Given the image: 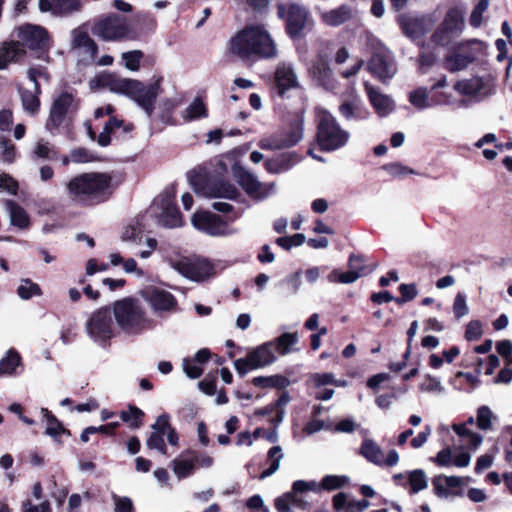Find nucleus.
Instances as JSON below:
<instances>
[{
	"mask_svg": "<svg viewBox=\"0 0 512 512\" xmlns=\"http://www.w3.org/2000/svg\"><path fill=\"white\" fill-rule=\"evenodd\" d=\"M495 421H497V416L490 407L482 405L477 409L476 424L479 429L491 430Z\"/></svg>",
	"mask_w": 512,
	"mask_h": 512,
	"instance_id": "nucleus-42",
	"label": "nucleus"
},
{
	"mask_svg": "<svg viewBox=\"0 0 512 512\" xmlns=\"http://www.w3.org/2000/svg\"><path fill=\"white\" fill-rule=\"evenodd\" d=\"M482 335V325L479 321H471L468 323L465 331V338L468 341H474L481 337Z\"/></svg>",
	"mask_w": 512,
	"mask_h": 512,
	"instance_id": "nucleus-64",
	"label": "nucleus"
},
{
	"mask_svg": "<svg viewBox=\"0 0 512 512\" xmlns=\"http://www.w3.org/2000/svg\"><path fill=\"white\" fill-rule=\"evenodd\" d=\"M399 290L401 297L395 299V301L399 304L413 300L418 294L415 284H401Z\"/></svg>",
	"mask_w": 512,
	"mask_h": 512,
	"instance_id": "nucleus-58",
	"label": "nucleus"
},
{
	"mask_svg": "<svg viewBox=\"0 0 512 512\" xmlns=\"http://www.w3.org/2000/svg\"><path fill=\"white\" fill-rule=\"evenodd\" d=\"M274 342V352L277 351L280 355H286L292 352V346L298 342L297 333H283L277 337Z\"/></svg>",
	"mask_w": 512,
	"mask_h": 512,
	"instance_id": "nucleus-40",
	"label": "nucleus"
},
{
	"mask_svg": "<svg viewBox=\"0 0 512 512\" xmlns=\"http://www.w3.org/2000/svg\"><path fill=\"white\" fill-rule=\"evenodd\" d=\"M79 8V0H39L40 11L51 12L54 15H67Z\"/></svg>",
	"mask_w": 512,
	"mask_h": 512,
	"instance_id": "nucleus-27",
	"label": "nucleus"
},
{
	"mask_svg": "<svg viewBox=\"0 0 512 512\" xmlns=\"http://www.w3.org/2000/svg\"><path fill=\"white\" fill-rule=\"evenodd\" d=\"M144 412L135 406H129L127 410L120 412V418L132 429H138L142 425Z\"/></svg>",
	"mask_w": 512,
	"mask_h": 512,
	"instance_id": "nucleus-45",
	"label": "nucleus"
},
{
	"mask_svg": "<svg viewBox=\"0 0 512 512\" xmlns=\"http://www.w3.org/2000/svg\"><path fill=\"white\" fill-rule=\"evenodd\" d=\"M350 482V477L346 475H326L322 478L320 486V492L322 490L325 491H334L340 489Z\"/></svg>",
	"mask_w": 512,
	"mask_h": 512,
	"instance_id": "nucleus-44",
	"label": "nucleus"
},
{
	"mask_svg": "<svg viewBox=\"0 0 512 512\" xmlns=\"http://www.w3.org/2000/svg\"><path fill=\"white\" fill-rule=\"evenodd\" d=\"M17 295L22 300H29L32 297H39L42 295V290L37 283H34L29 278H23L20 280L17 288Z\"/></svg>",
	"mask_w": 512,
	"mask_h": 512,
	"instance_id": "nucleus-41",
	"label": "nucleus"
},
{
	"mask_svg": "<svg viewBox=\"0 0 512 512\" xmlns=\"http://www.w3.org/2000/svg\"><path fill=\"white\" fill-rule=\"evenodd\" d=\"M311 381L318 388L329 384H334L336 386L344 385L343 382L336 381L334 376L330 373L314 374L311 376Z\"/></svg>",
	"mask_w": 512,
	"mask_h": 512,
	"instance_id": "nucleus-60",
	"label": "nucleus"
},
{
	"mask_svg": "<svg viewBox=\"0 0 512 512\" xmlns=\"http://www.w3.org/2000/svg\"><path fill=\"white\" fill-rule=\"evenodd\" d=\"M143 53L140 50H133L122 53V60L125 67L130 71H138Z\"/></svg>",
	"mask_w": 512,
	"mask_h": 512,
	"instance_id": "nucleus-51",
	"label": "nucleus"
},
{
	"mask_svg": "<svg viewBox=\"0 0 512 512\" xmlns=\"http://www.w3.org/2000/svg\"><path fill=\"white\" fill-rule=\"evenodd\" d=\"M111 310L116 325L125 334L139 335L154 327V321L138 299L126 297L115 301Z\"/></svg>",
	"mask_w": 512,
	"mask_h": 512,
	"instance_id": "nucleus-3",
	"label": "nucleus"
},
{
	"mask_svg": "<svg viewBox=\"0 0 512 512\" xmlns=\"http://www.w3.org/2000/svg\"><path fill=\"white\" fill-rule=\"evenodd\" d=\"M182 367L185 374L191 379H197L203 373L201 365L197 363L193 358H184L182 361Z\"/></svg>",
	"mask_w": 512,
	"mask_h": 512,
	"instance_id": "nucleus-52",
	"label": "nucleus"
},
{
	"mask_svg": "<svg viewBox=\"0 0 512 512\" xmlns=\"http://www.w3.org/2000/svg\"><path fill=\"white\" fill-rule=\"evenodd\" d=\"M364 87L370 104L380 117H386L395 110V103L391 96L382 93L379 88L368 82L364 83Z\"/></svg>",
	"mask_w": 512,
	"mask_h": 512,
	"instance_id": "nucleus-21",
	"label": "nucleus"
},
{
	"mask_svg": "<svg viewBox=\"0 0 512 512\" xmlns=\"http://www.w3.org/2000/svg\"><path fill=\"white\" fill-rule=\"evenodd\" d=\"M481 83L478 79L462 80L454 85V89L462 95H475L480 91Z\"/></svg>",
	"mask_w": 512,
	"mask_h": 512,
	"instance_id": "nucleus-49",
	"label": "nucleus"
},
{
	"mask_svg": "<svg viewBox=\"0 0 512 512\" xmlns=\"http://www.w3.org/2000/svg\"><path fill=\"white\" fill-rule=\"evenodd\" d=\"M276 86L280 93L298 86L297 75L291 63L281 62L275 72Z\"/></svg>",
	"mask_w": 512,
	"mask_h": 512,
	"instance_id": "nucleus-25",
	"label": "nucleus"
},
{
	"mask_svg": "<svg viewBox=\"0 0 512 512\" xmlns=\"http://www.w3.org/2000/svg\"><path fill=\"white\" fill-rule=\"evenodd\" d=\"M114 502V512H134V505L132 500L126 496H112Z\"/></svg>",
	"mask_w": 512,
	"mask_h": 512,
	"instance_id": "nucleus-59",
	"label": "nucleus"
},
{
	"mask_svg": "<svg viewBox=\"0 0 512 512\" xmlns=\"http://www.w3.org/2000/svg\"><path fill=\"white\" fill-rule=\"evenodd\" d=\"M196 193L207 198H224L227 200L236 199L238 191L227 181H208L202 188H196Z\"/></svg>",
	"mask_w": 512,
	"mask_h": 512,
	"instance_id": "nucleus-22",
	"label": "nucleus"
},
{
	"mask_svg": "<svg viewBox=\"0 0 512 512\" xmlns=\"http://www.w3.org/2000/svg\"><path fill=\"white\" fill-rule=\"evenodd\" d=\"M73 104V96L69 93H62L53 102L49 118L46 122V129L54 134L64 122L66 115Z\"/></svg>",
	"mask_w": 512,
	"mask_h": 512,
	"instance_id": "nucleus-20",
	"label": "nucleus"
},
{
	"mask_svg": "<svg viewBox=\"0 0 512 512\" xmlns=\"http://www.w3.org/2000/svg\"><path fill=\"white\" fill-rule=\"evenodd\" d=\"M284 458V453L279 445H275L271 447L267 452V463L269 464V467L265 469L261 475L260 479L267 478L271 475H273L280 467V462Z\"/></svg>",
	"mask_w": 512,
	"mask_h": 512,
	"instance_id": "nucleus-35",
	"label": "nucleus"
},
{
	"mask_svg": "<svg viewBox=\"0 0 512 512\" xmlns=\"http://www.w3.org/2000/svg\"><path fill=\"white\" fill-rule=\"evenodd\" d=\"M359 452L366 460L378 466L392 467L399 461L396 450H390L385 457L381 447L372 439H364Z\"/></svg>",
	"mask_w": 512,
	"mask_h": 512,
	"instance_id": "nucleus-16",
	"label": "nucleus"
},
{
	"mask_svg": "<svg viewBox=\"0 0 512 512\" xmlns=\"http://www.w3.org/2000/svg\"><path fill=\"white\" fill-rule=\"evenodd\" d=\"M97 82L101 86L108 87L112 92L128 96L150 117L154 112L156 98L161 93L163 77L154 76L152 82L146 86L139 80L103 73L97 78Z\"/></svg>",
	"mask_w": 512,
	"mask_h": 512,
	"instance_id": "nucleus-2",
	"label": "nucleus"
},
{
	"mask_svg": "<svg viewBox=\"0 0 512 512\" xmlns=\"http://www.w3.org/2000/svg\"><path fill=\"white\" fill-rule=\"evenodd\" d=\"M30 87L20 89L22 105L25 111L35 113L40 106L39 94L41 93L38 78L45 74L37 68H30L27 72Z\"/></svg>",
	"mask_w": 512,
	"mask_h": 512,
	"instance_id": "nucleus-17",
	"label": "nucleus"
},
{
	"mask_svg": "<svg viewBox=\"0 0 512 512\" xmlns=\"http://www.w3.org/2000/svg\"><path fill=\"white\" fill-rule=\"evenodd\" d=\"M123 127L125 132H130L133 130V125L128 123L124 124L122 120H119L115 117L111 118L108 123H106L103 131L99 134L97 142L100 146H107L111 142L110 134L117 128Z\"/></svg>",
	"mask_w": 512,
	"mask_h": 512,
	"instance_id": "nucleus-34",
	"label": "nucleus"
},
{
	"mask_svg": "<svg viewBox=\"0 0 512 512\" xmlns=\"http://www.w3.org/2000/svg\"><path fill=\"white\" fill-rule=\"evenodd\" d=\"M303 136V117L299 116L296 124L287 135L277 133L262 138L258 146L264 150H279L297 144Z\"/></svg>",
	"mask_w": 512,
	"mask_h": 512,
	"instance_id": "nucleus-15",
	"label": "nucleus"
},
{
	"mask_svg": "<svg viewBox=\"0 0 512 512\" xmlns=\"http://www.w3.org/2000/svg\"><path fill=\"white\" fill-rule=\"evenodd\" d=\"M464 11L459 7H453L446 13L444 21L442 22V28L447 32H459L462 30L464 25Z\"/></svg>",
	"mask_w": 512,
	"mask_h": 512,
	"instance_id": "nucleus-32",
	"label": "nucleus"
},
{
	"mask_svg": "<svg viewBox=\"0 0 512 512\" xmlns=\"http://www.w3.org/2000/svg\"><path fill=\"white\" fill-rule=\"evenodd\" d=\"M465 480H469V478L444 475L436 476L432 480L434 493L437 497L442 499L462 496V487L465 485Z\"/></svg>",
	"mask_w": 512,
	"mask_h": 512,
	"instance_id": "nucleus-18",
	"label": "nucleus"
},
{
	"mask_svg": "<svg viewBox=\"0 0 512 512\" xmlns=\"http://www.w3.org/2000/svg\"><path fill=\"white\" fill-rule=\"evenodd\" d=\"M112 178L106 173H84L67 183V190L73 199L80 201L101 200L111 189Z\"/></svg>",
	"mask_w": 512,
	"mask_h": 512,
	"instance_id": "nucleus-4",
	"label": "nucleus"
},
{
	"mask_svg": "<svg viewBox=\"0 0 512 512\" xmlns=\"http://www.w3.org/2000/svg\"><path fill=\"white\" fill-rule=\"evenodd\" d=\"M18 37L30 49H42L48 46L47 31L35 25H25L19 29Z\"/></svg>",
	"mask_w": 512,
	"mask_h": 512,
	"instance_id": "nucleus-23",
	"label": "nucleus"
},
{
	"mask_svg": "<svg viewBox=\"0 0 512 512\" xmlns=\"http://www.w3.org/2000/svg\"><path fill=\"white\" fill-rule=\"evenodd\" d=\"M31 156L32 159L53 160L56 159L57 152L51 143L44 139H39L31 151Z\"/></svg>",
	"mask_w": 512,
	"mask_h": 512,
	"instance_id": "nucleus-38",
	"label": "nucleus"
},
{
	"mask_svg": "<svg viewBox=\"0 0 512 512\" xmlns=\"http://www.w3.org/2000/svg\"><path fill=\"white\" fill-rule=\"evenodd\" d=\"M25 50L20 42L0 43V70L6 69L9 64L19 62L25 56Z\"/></svg>",
	"mask_w": 512,
	"mask_h": 512,
	"instance_id": "nucleus-26",
	"label": "nucleus"
},
{
	"mask_svg": "<svg viewBox=\"0 0 512 512\" xmlns=\"http://www.w3.org/2000/svg\"><path fill=\"white\" fill-rule=\"evenodd\" d=\"M152 211L157 222L164 227L175 228L182 225L181 214L169 197L163 198L160 203L155 202Z\"/></svg>",
	"mask_w": 512,
	"mask_h": 512,
	"instance_id": "nucleus-19",
	"label": "nucleus"
},
{
	"mask_svg": "<svg viewBox=\"0 0 512 512\" xmlns=\"http://www.w3.org/2000/svg\"><path fill=\"white\" fill-rule=\"evenodd\" d=\"M453 312L456 318L464 317L468 314L469 309L466 303V297L462 293H458L455 296L454 304H453Z\"/></svg>",
	"mask_w": 512,
	"mask_h": 512,
	"instance_id": "nucleus-62",
	"label": "nucleus"
},
{
	"mask_svg": "<svg viewBox=\"0 0 512 512\" xmlns=\"http://www.w3.org/2000/svg\"><path fill=\"white\" fill-rule=\"evenodd\" d=\"M348 134L340 129L331 114L323 112L320 115L317 143L322 150L332 151L344 145Z\"/></svg>",
	"mask_w": 512,
	"mask_h": 512,
	"instance_id": "nucleus-8",
	"label": "nucleus"
},
{
	"mask_svg": "<svg viewBox=\"0 0 512 512\" xmlns=\"http://www.w3.org/2000/svg\"><path fill=\"white\" fill-rule=\"evenodd\" d=\"M171 468L178 479H184L192 475L195 468L192 451H187L176 457L171 462Z\"/></svg>",
	"mask_w": 512,
	"mask_h": 512,
	"instance_id": "nucleus-29",
	"label": "nucleus"
},
{
	"mask_svg": "<svg viewBox=\"0 0 512 512\" xmlns=\"http://www.w3.org/2000/svg\"><path fill=\"white\" fill-rule=\"evenodd\" d=\"M350 8L341 6L321 14L322 21L329 26H339L350 18Z\"/></svg>",
	"mask_w": 512,
	"mask_h": 512,
	"instance_id": "nucleus-33",
	"label": "nucleus"
},
{
	"mask_svg": "<svg viewBox=\"0 0 512 512\" xmlns=\"http://www.w3.org/2000/svg\"><path fill=\"white\" fill-rule=\"evenodd\" d=\"M364 259L360 256L354 255V281L359 278L370 274L374 266L372 263L365 264Z\"/></svg>",
	"mask_w": 512,
	"mask_h": 512,
	"instance_id": "nucleus-56",
	"label": "nucleus"
},
{
	"mask_svg": "<svg viewBox=\"0 0 512 512\" xmlns=\"http://www.w3.org/2000/svg\"><path fill=\"white\" fill-rule=\"evenodd\" d=\"M18 188V182L13 177L5 173H0V191L10 195H16Z\"/></svg>",
	"mask_w": 512,
	"mask_h": 512,
	"instance_id": "nucleus-54",
	"label": "nucleus"
},
{
	"mask_svg": "<svg viewBox=\"0 0 512 512\" xmlns=\"http://www.w3.org/2000/svg\"><path fill=\"white\" fill-rule=\"evenodd\" d=\"M364 40L372 50L368 70L382 83H388L398 71L392 52L369 33H365Z\"/></svg>",
	"mask_w": 512,
	"mask_h": 512,
	"instance_id": "nucleus-5",
	"label": "nucleus"
},
{
	"mask_svg": "<svg viewBox=\"0 0 512 512\" xmlns=\"http://www.w3.org/2000/svg\"><path fill=\"white\" fill-rule=\"evenodd\" d=\"M139 295L150 307L152 312L163 317L177 311L176 297L166 289L157 286H148L140 290Z\"/></svg>",
	"mask_w": 512,
	"mask_h": 512,
	"instance_id": "nucleus-9",
	"label": "nucleus"
},
{
	"mask_svg": "<svg viewBox=\"0 0 512 512\" xmlns=\"http://www.w3.org/2000/svg\"><path fill=\"white\" fill-rule=\"evenodd\" d=\"M292 491L296 493H303L307 491L319 493L320 486L316 481L297 480L292 485Z\"/></svg>",
	"mask_w": 512,
	"mask_h": 512,
	"instance_id": "nucleus-61",
	"label": "nucleus"
},
{
	"mask_svg": "<svg viewBox=\"0 0 512 512\" xmlns=\"http://www.w3.org/2000/svg\"><path fill=\"white\" fill-rule=\"evenodd\" d=\"M43 416L47 420L46 434L56 438L62 433H65V429L62 424L50 413L46 408L41 410Z\"/></svg>",
	"mask_w": 512,
	"mask_h": 512,
	"instance_id": "nucleus-48",
	"label": "nucleus"
},
{
	"mask_svg": "<svg viewBox=\"0 0 512 512\" xmlns=\"http://www.w3.org/2000/svg\"><path fill=\"white\" fill-rule=\"evenodd\" d=\"M429 91L425 87H418L408 94V100L416 109L424 110L432 106Z\"/></svg>",
	"mask_w": 512,
	"mask_h": 512,
	"instance_id": "nucleus-37",
	"label": "nucleus"
},
{
	"mask_svg": "<svg viewBox=\"0 0 512 512\" xmlns=\"http://www.w3.org/2000/svg\"><path fill=\"white\" fill-rule=\"evenodd\" d=\"M181 116L185 122H191L206 118L208 116V111L204 101L200 97H196L183 110Z\"/></svg>",
	"mask_w": 512,
	"mask_h": 512,
	"instance_id": "nucleus-31",
	"label": "nucleus"
},
{
	"mask_svg": "<svg viewBox=\"0 0 512 512\" xmlns=\"http://www.w3.org/2000/svg\"><path fill=\"white\" fill-rule=\"evenodd\" d=\"M253 384L262 388H284L288 384V380L281 375H273L268 377L258 376L253 379Z\"/></svg>",
	"mask_w": 512,
	"mask_h": 512,
	"instance_id": "nucleus-46",
	"label": "nucleus"
},
{
	"mask_svg": "<svg viewBox=\"0 0 512 512\" xmlns=\"http://www.w3.org/2000/svg\"><path fill=\"white\" fill-rule=\"evenodd\" d=\"M168 421H170L169 415L162 414L151 426L152 432L146 441V446L148 449H155L163 455L167 453L164 436L166 435V430L168 429Z\"/></svg>",
	"mask_w": 512,
	"mask_h": 512,
	"instance_id": "nucleus-24",
	"label": "nucleus"
},
{
	"mask_svg": "<svg viewBox=\"0 0 512 512\" xmlns=\"http://www.w3.org/2000/svg\"><path fill=\"white\" fill-rule=\"evenodd\" d=\"M228 52L245 62L272 59L278 54L270 32L262 24H249L235 33L228 43Z\"/></svg>",
	"mask_w": 512,
	"mask_h": 512,
	"instance_id": "nucleus-1",
	"label": "nucleus"
},
{
	"mask_svg": "<svg viewBox=\"0 0 512 512\" xmlns=\"http://www.w3.org/2000/svg\"><path fill=\"white\" fill-rule=\"evenodd\" d=\"M328 281L331 283H341V284L352 283V271L342 272L340 270L334 269L328 275Z\"/></svg>",
	"mask_w": 512,
	"mask_h": 512,
	"instance_id": "nucleus-63",
	"label": "nucleus"
},
{
	"mask_svg": "<svg viewBox=\"0 0 512 512\" xmlns=\"http://www.w3.org/2000/svg\"><path fill=\"white\" fill-rule=\"evenodd\" d=\"M409 485L412 493L424 490L428 485L425 472L421 469L411 471L409 473Z\"/></svg>",
	"mask_w": 512,
	"mask_h": 512,
	"instance_id": "nucleus-47",
	"label": "nucleus"
},
{
	"mask_svg": "<svg viewBox=\"0 0 512 512\" xmlns=\"http://www.w3.org/2000/svg\"><path fill=\"white\" fill-rule=\"evenodd\" d=\"M468 63L467 57L460 54L451 55L446 58V68L451 72L464 69Z\"/></svg>",
	"mask_w": 512,
	"mask_h": 512,
	"instance_id": "nucleus-55",
	"label": "nucleus"
},
{
	"mask_svg": "<svg viewBox=\"0 0 512 512\" xmlns=\"http://www.w3.org/2000/svg\"><path fill=\"white\" fill-rule=\"evenodd\" d=\"M292 155L281 154L280 156L265 161V168L269 173L278 174L288 170L291 166Z\"/></svg>",
	"mask_w": 512,
	"mask_h": 512,
	"instance_id": "nucleus-43",
	"label": "nucleus"
},
{
	"mask_svg": "<svg viewBox=\"0 0 512 512\" xmlns=\"http://www.w3.org/2000/svg\"><path fill=\"white\" fill-rule=\"evenodd\" d=\"M169 263L173 269L192 281H204L213 274V266L204 259L182 257L169 259Z\"/></svg>",
	"mask_w": 512,
	"mask_h": 512,
	"instance_id": "nucleus-13",
	"label": "nucleus"
},
{
	"mask_svg": "<svg viewBox=\"0 0 512 512\" xmlns=\"http://www.w3.org/2000/svg\"><path fill=\"white\" fill-rule=\"evenodd\" d=\"M277 13L280 18L285 19L288 33L293 37L302 32L309 20L308 11L295 3H279Z\"/></svg>",
	"mask_w": 512,
	"mask_h": 512,
	"instance_id": "nucleus-14",
	"label": "nucleus"
},
{
	"mask_svg": "<svg viewBox=\"0 0 512 512\" xmlns=\"http://www.w3.org/2000/svg\"><path fill=\"white\" fill-rule=\"evenodd\" d=\"M306 241L304 234L297 233L291 237H280L276 240V243L283 249L289 250L294 246H300Z\"/></svg>",
	"mask_w": 512,
	"mask_h": 512,
	"instance_id": "nucleus-53",
	"label": "nucleus"
},
{
	"mask_svg": "<svg viewBox=\"0 0 512 512\" xmlns=\"http://www.w3.org/2000/svg\"><path fill=\"white\" fill-rule=\"evenodd\" d=\"M109 259L112 266H118L121 264L123 270L127 274L134 273L138 277H143L145 275V272L141 268H138L134 258L124 259L120 253L115 252L109 255Z\"/></svg>",
	"mask_w": 512,
	"mask_h": 512,
	"instance_id": "nucleus-36",
	"label": "nucleus"
},
{
	"mask_svg": "<svg viewBox=\"0 0 512 512\" xmlns=\"http://www.w3.org/2000/svg\"><path fill=\"white\" fill-rule=\"evenodd\" d=\"M111 308H101L91 314L86 323L88 335L96 342H104L114 335L115 325Z\"/></svg>",
	"mask_w": 512,
	"mask_h": 512,
	"instance_id": "nucleus-12",
	"label": "nucleus"
},
{
	"mask_svg": "<svg viewBox=\"0 0 512 512\" xmlns=\"http://www.w3.org/2000/svg\"><path fill=\"white\" fill-rule=\"evenodd\" d=\"M489 7V0H480L477 5L473 8L469 22L474 28H479L483 23V14Z\"/></svg>",
	"mask_w": 512,
	"mask_h": 512,
	"instance_id": "nucleus-50",
	"label": "nucleus"
},
{
	"mask_svg": "<svg viewBox=\"0 0 512 512\" xmlns=\"http://www.w3.org/2000/svg\"><path fill=\"white\" fill-rule=\"evenodd\" d=\"M5 211L8 213L10 223L18 229L25 230L30 226V218L26 210L13 200L4 201Z\"/></svg>",
	"mask_w": 512,
	"mask_h": 512,
	"instance_id": "nucleus-28",
	"label": "nucleus"
},
{
	"mask_svg": "<svg viewBox=\"0 0 512 512\" xmlns=\"http://www.w3.org/2000/svg\"><path fill=\"white\" fill-rule=\"evenodd\" d=\"M277 359L274 352V342H265L251 349L244 358L234 361V368L240 376L249 371L271 365Z\"/></svg>",
	"mask_w": 512,
	"mask_h": 512,
	"instance_id": "nucleus-6",
	"label": "nucleus"
},
{
	"mask_svg": "<svg viewBox=\"0 0 512 512\" xmlns=\"http://www.w3.org/2000/svg\"><path fill=\"white\" fill-rule=\"evenodd\" d=\"M419 389L423 392L442 393L444 388L439 379L427 376L420 384Z\"/></svg>",
	"mask_w": 512,
	"mask_h": 512,
	"instance_id": "nucleus-57",
	"label": "nucleus"
},
{
	"mask_svg": "<svg viewBox=\"0 0 512 512\" xmlns=\"http://www.w3.org/2000/svg\"><path fill=\"white\" fill-rule=\"evenodd\" d=\"M92 33L105 41H122L132 38L129 22L116 14L96 20Z\"/></svg>",
	"mask_w": 512,
	"mask_h": 512,
	"instance_id": "nucleus-7",
	"label": "nucleus"
},
{
	"mask_svg": "<svg viewBox=\"0 0 512 512\" xmlns=\"http://www.w3.org/2000/svg\"><path fill=\"white\" fill-rule=\"evenodd\" d=\"M20 364L21 357L19 353L14 349L8 350L0 360V375H12Z\"/></svg>",
	"mask_w": 512,
	"mask_h": 512,
	"instance_id": "nucleus-39",
	"label": "nucleus"
},
{
	"mask_svg": "<svg viewBox=\"0 0 512 512\" xmlns=\"http://www.w3.org/2000/svg\"><path fill=\"white\" fill-rule=\"evenodd\" d=\"M72 47L75 49H84L91 58H94L97 54V45L90 38V36L81 29H74L72 31Z\"/></svg>",
	"mask_w": 512,
	"mask_h": 512,
	"instance_id": "nucleus-30",
	"label": "nucleus"
},
{
	"mask_svg": "<svg viewBox=\"0 0 512 512\" xmlns=\"http://www.w3.org/2000/svg\"><path fill=\"white\" fill-rule=\"evenodd\" d=\"M191 223L195 229L212 237H227L237 233L236 229L210 211L195 212Z\"/></svg>",
	"mask_w": 512,
	"mask_h": 512,
	"instance_id": "nucleus-11",
	"label": "nucleus"
},
{
	"mask_svg": "<svg viewBox=\"0 0 512 512\" xmlns=\"http://www.w3.org/2000/svg\"><path fill=\"white\" fill-rule=\"evenodd\" d=\"M233 176L246 194L257 201H262L276 193V183H264L241 166H234Z\"/></svg>",
	"mask_w": 512,
	"mask_h": 512,
	"instance_id": "nucleus-10",
	"label": "nucleus"
}]
</instances>
